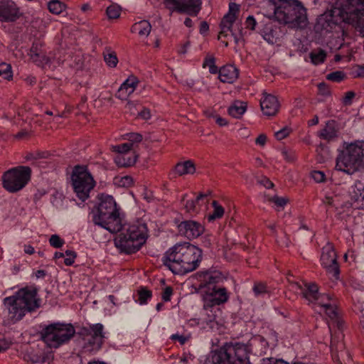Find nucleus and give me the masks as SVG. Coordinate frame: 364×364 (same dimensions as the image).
I'll return each mask as SVG.
<instances>
[{
	"label": "nucleus",
	"mask_w": 364,
	"mask_h": 364,
	"mask_svg": "<svg viewBox=\"0 0 364 364\" xmlns=\"http://www.w3.org/2000/svg\"><path fill=\"white\" fill-rule=\"evenodd\" d=\"M49 244L54 248H60L65 244V240L61 238L59 235L54 234L52 235L49 238Z\"/></svg>",
	"instance_id": "45"
},
{
	"label": "nucleus",
	"mask_w": 364,
	"mask_h": 364,
	"mask_svg": "<svg viewBox=\"0 0 364 364\" xmlns=\"http://www.w3.org/2000/svg\"><path fill=\"white\" fill-rule=\"evenodd\" d=\"M0 77L7 80L12 79L13 75L10 64L6 63H0Z\"/></svg>",
	"instance_id": "39"
},
{
	"label": "nucleus",
	"mask_w": 364,
	"mask_h": 364,
	"mask_svg": "<svg viewBox=\"0 0 364 364\" xmlns=\"http://www.w3.org/2000/svg\"><path fill=\"white\" fill-rule=\"evenodd\" d=\"M250 348L244 343L225 344L211 352L206 364H250Z\"/></svg>",
	"instance_id": "8"
},
{
	"label": "nucleus",
	"mask_w": 364,
	"mask_h": 364,
	"mask_svg": "<svg viewBox=\"0 0 364 364\" xmlns=\"http://www.w3.org/2000/svg\"><path fill=\"white\" fill-rule=\"evenodd\" d=\"M72 186L77 197L82 201L88 198L90 191L94 188V183H72Z\"/></svg>",
	"instance_id": "27"
},
{
	"label": "nucleus",
	"mask_w": 364,
	"mask_h": 364,
	"mask_svg": "<svg viewBox=\"0 0 364 364\" xmlns=\"http://www.w3.org/2000/svg\"><path fill=\"white\" fill-rule=\"evenodd\" d=\"M42 50L38 48V46L36 43H33L29 53L30 58H31V55H33L35 53H38L39 52H41Z\"/></svg>",
	"instance_id": "63"
},
{
	"label": "nucleus",
	"mask_w": 364,
	"mask_h": 364,
	"mask_svg": "<svg viewBox=\"0 0 364 364\" xmlns=\"http://www.w3.org/2000/svg\"><path fill=\"white\" fill-rule=\"evenodd\" d=\"M318 87L319 91L323 95H326L329 94V90H328V88L327 85H326V83H324V82L319 83L318 85Z\"/></svg>",
	"instance_id": "60"
},
{
	"label": "nucleus",
	"mask_w": 364,
	"mask_h": 364,
	"mask_svg": "<svg viewBox=\"0 0 364 364\" xmlns=\"http://www.w3.org/2000/svg\"><path fill=\"white\" fill-rule=\"evenodd\" d=\"M114 242L115 247L127 254L138 251L146 242L148 230L145 223L137 221L132 224H122Z\"/></svg>",
	"instance_id": "6"
},
{
	"label": "nucleus",
	"mask_w": 364,
	"mask_h": 364,
	"mask_svg": "<svg viewBox=\"0 0 364 364\" xmlns=\"http://www.w3.org/2000/svg\"><path fill=\"white\" fill-rule=\"evenodd\" d=\"M260 106L264 114L274 116L279 110V103L275 96L270 94H264L260 100Z\"/></svg>",
	"instance_id": "22"
},
{
	"label": "nucleus",
	"mask_w": 364,
	"mask_h": 364,
	"mask_svg": "<svg viewBox=\"0 0 364 364\" xmlns=\"http://www.w3.org/2000/svg\"><path fill=\"white\" fill-rule=\"evenodd\" d=\"M247 109L246 102L235 101L229 108L228 113L235 118H240Z\"/></svg>",
	"instance_id": "33"
},
{
	"label": "nucleus",
	"mask_w": 364,
	"mask_h": 364,
	"mask_svg": "<svg viewBox=\"0 0 364 364\" xmlns=\"http://www.w3.org/2000/svg\"><path fill=\"white\" fill-rule=\"evenodd\" d=\"M355 93L353 91H348L346 92L343 98V103L345 105H350L352 104V100L355 97Z\"/></svg>",
	"instance_id": "52"
},
{
	"label": "nucleus",
	"mask_w": 364,
	"mask_h": 364,
	"mask_svg": "<svg viewBox=\"0 0 364 364\" xmlns=\"http://www.w3.org/2000/svg\"><path fill=\"white\" fill-rule=\"evenodd\" d=\"M213 210L207 215L206 218L209 222H213L222 218L225 213L224 208L218 203V201L213 200L211 203Z\"/></svg>",
	"instance_id": "32"
},
{
	"label": "nucleus",
	"mask_w": 364,
	"mask_h": 364,
	"mask_svg": "<svg viewBox=\"0 0 364 364\" xmlns=\"http://www.w3.org/2000/svg\"><path fill=\"white\" fill-rule=\"evenodd\" d=\"M132 147V143L127 142L113 146V151L119 154H127L131 153Z\"/></svg>",
	"instance_id": "44"
},
{
	"label": "nucleus",
	"mask_w": 364,
	"mask_h": 364,
	"mask_svg": "<svg viewBox=\"0 0 364 364\" xmlns=\"http://www.w3.org/2000/svg\"><path fill=\"white\" fill-rule=\"evenodd\" d=\"M212 192L210 191H205L200 193L195 199L188 200L186 203V208L188 212L197 213L200 210V208H198L196 203L200 202L209 203L211 200Z\"/></svg>",
	"instance_id": "25"
},
{
	"label": "nucleus",
	"mask_w": 364,
	"mask_h": 364,
	"mask_svg": "<svg viewBox=\"0 0 364 364\" xmlns=\"http://www.w3.org/2000/svg\"><path fill=\"white\" fill-rule=\"evenodd\" d=\"M178 228L180 232L188 239L198 237L204 231L203 226L193 220L183 222L179 225Z\"/></svg>",
	"instance_id": "19"
},
{
	"label": "nucleus",
	"mask_w": 364,
	"mask_h": 364,
	"mask_svg": "<svg viewBox=\"0 0 364 364\" xmlns=\"http://www.w3.org/2000/svg\"><path fill=\"white\" fill-rule=\"evenodd\" d=\"M280 33V28L270 20L264 24L259 31L263 38L271 44L277 43V39L279 38Z\"/></svg>",
	"instance_id": "20"
},
{
	"label": "nucleus",
	"mask_w": 364,
	"mask_h": 364,
	"mask_svg": "<svg viewBox=\"0 0 364 364\" xmlns=\"http://www.w3.org/2000/svg\"><path fill=\"white\" fill-rule=\"evenodd\" d=\"M151 297V292L145 289H141L138 291L137 299L136 301L141 305L146 304Z\"/></svg>",
	"instance_id": "40"
},
{
	"label": "nucleus",
	"mask_w": 364,
	"mask_h": 364,
	"mask_svg": "<svg viewBox=\"0 0 364 364\" xmlns=\"http://www.w3.org/2000/svg\"><path fill=\"white\" fill-rule=\"evenodd\" d=\"M346 77V74L343 71H335L328 73L326 75V79L336 82H340Z\"/></svg>",
	"instance_id": "42"
},
{
	"label": "nucleus",
	"mask_w": 364,
	"mask_h": 364,
	"mask_svg": "<svg viewBox=\"0 0 364 364\" xmlns=\"http://www.w3.org/2000/svg\"><path fill=\"white\" fill-rule=\"evenodd\" d=\"M219 79L224 83H233L239 76V70L232 65H225L218 70Z\"/></svg>",
	"instance_id": "23"
},
{
	"label": "nucleus",
	"mask_w": 364,
	"mask_h": 364,
	"mask_svg": "<svg viewBox=\"0 0 364 364\" xmlns=\"http://www.w3.org/2000/svg\"><path fill=\"white\" fill-rule=\"evenodd\" d=\"M277 342V336L274 332L264 338L262 336H255L252 338L248 344L251 351L255 349L259 354L266 353L267 350L272 346H274Z\"/></svg>",
	"instance_id": "17"
},
{
	"label": "nucleus",
	"mask_w": 364,
	"mask_h": 364,
	"mask_svg": "<svg viewBox=\"0 0 364 364\" xmlns=\"http://www.w3.org/2000/svg\"><path fill=\"white\" fill-rule=\"evenodd\" d=\"M257 21L253 16H249L245 21V28L254 31L257 26Z\"/></svg>",
	"instance_id": "51"
},
{
	"label": "nucleus",
	"mask_w": 364,
	"mask_h": 364,
	"mask_svg": "<svg viewBox=\"0 0 364 364\" xmlns=\"http://www.w3.org/2000/svg\"><path fill=\"white\" fill-rule=\"evenodd\" d=\"M67 8V6L60 0H50L48 3V9L53 14L59 15Z\"/></svg>",
	"instance_id": "35"
},
{
	"label": "nucleus",
	"mask_w": 364,
	"mask_h": 364,
	"mask_svg": "<svg viewBox=\"0 0 364 364\" xmlns=\"http://www.w3.org/2000/svg\"><path fill=\"white\" fill-rule=\"evenodd\" d=\"M76 253L73 250H66L64 256V264L66 266H71L75 262Z\"/></svg>",
	"instance_id": "47"
},
{
	"label": "nucleus",
	"mask_w": 364,
	"mask_h": 364,
	"mask_svg": "<svg viewBox=\"0 0 364 364\" xmlns=\"http://www.w3.org/2000/svg\"><path fill=\"white\" fill-rule=\"evenodd\" d=\"M25 183H2L3 188L9 193H16L24 187Z\"/></svg>",
	"instance_id": "46"
},
{
	"label": "nucleus",
	"mask_w": 364,
	"mask_h": 364,
	"mask_svg": "<svg viewBox=\"0 0 364 364\" xmlns=\"http://www.w3.org/2000/svg\"><path fill=\"white\" fill-rule=\"evenodd\" d=\"M215 122L220 127H223L228 124V121L218 115L215 116Z\"/></svg>",
	"instance_id": "62"
},
{
	"label": "nucleus",
	"mask_w": 364,
	"mask_h": 364,
	"mask_svg": "<svg viewBox=\"0 0 364 364\" xmlns=\"http://www.w3.org/2000/svg\"><path fill=\"white\" fill-rule=\"evenodd\" d=\"M288 281L289 282V289L290 291H294L295 294H301L302 296L305 299V294L309 291V287L311 284H306L304 281L297 282L288 278Z\"/></svg>",
	"instance_id": "31"
},
{
	"label": "nucleus",
	"mask_w": 364,
	"mask_h": 364,
	"mask_svg": "<svg viewBox=\"0 0 364 364\" xmlns=\"http://www.w3.org/2000/svg\"><path fill=\"white\" fill-rule=\"evenodd\" d=\"M151 30V23L146 20H142L134 23L131 28V32L137 33L141 37H147Z\"/></svg>",
	"instance_id": "29"
},
{
	"label": "nucleus",
	"mask_w": 364,
	"mask_h": 364,
	"mask_svg": "<svg viewBox=\"0 0 364 364\" xmlns=\"http://www.w3.org/2000/svg\"><path fill=\"white\" fill-rule=\"evenodd\" d=\"M165 7L171 12L177 11L196 16L201 9V0H163Z\"/></svg>",
	"instance_id": "13"
},
{
	"label": "nucleus",
	"mask_w": 364,
	"mask_h": 364,
	"mask_svg": "<svg viewBox=\"0 0 364 364\" xmlns=\"http://www.w3.org/2000/svg\"><path fill=\"white\" fill-rule=\"evenodd\" d=\"M309 291L305 294V299L313 305V308L318 314H325L331 320L328 322V328L332 331V328L337 327L338 331L331 333V350L337 352L344 348L343 343V335L340 331L342 323L337 318L336 305L335 300L328 294H319L318 287L312 284L309 287Z\"/></svg>",
	"instance_id": "1"
},
{
	"label": "nucleus",
	"mask_w": 364,
	"mask_h": 364,
	"mask_svg": "<svg viewBox=\"0 0 364 364\" xmlns=\"http://www.w3.org/2000/svg\"><path fill=\"white\" fill-rule=\"evenodd\" d=\"M206 67L209 68V72L211 74H217L218 72V68L215 65V58L213 55H208L203 63V68H205Z\"/></svg>",
	"instance_id": "38"
},
{
	"label": "nucleus",
	"mask_w": 364,
	"mask_h": 364,
	"mask_svg": "<svg viewBox=\"0 0 364 364\" xmlns=\"http://www.w3.org/2000/svg\"><path fill=\"white\" fill-rule=\"evenodd\" d=\"M201 258L198 247L189 242L178 243L166 252L164 264L173 274H185L197 269Z\"/></svg>",
	"instance_id": "3"
},
{
	"label": "nucleus",
	"mask_w": 364,
	"mask_h": 364,
	"mask_svg": "<svg viewBox=\"0 0 364 364\" xmlns=\"http://www.w3.org/2000/svg\"><path fill=\"white\" fill-rule=\"evenodd\" d=\"M98 200L97 208L92 213L93 223L112 233L117 232L122 228V219L114 198L110 195L101 194Z\"/></svg>",
	"instance_id": "5"
},
{
	"label": "nucleus",
	"mask_w": 364,
	"mask_h": 364,
	"mask_svg": "<svg viewBox=\"0 0 364 364\" xmlns=\"http://www.w3.org/2000/svg\"><path fill=\"white\" fill-rule=\"evenodd\" d=\"M34 274L36 279H43L46 275V272L45 270L38 269L36 272H35Z\"/></svg>",
	"instance_id": "64"
},
{
	"label": "nucleus",
	"mask_w": 364,
	"mask_h": 364,
	"mask_svg": "<svg viewBox=\"0 0 364 364\" xmlns=\"http://www.w3.org/2000/svg\"><path fill=\"white\" fill-rule=\"evenodd\" d=\"M137 156L135 153L119 154L115 158L118 166L127 167L133 166L136 161Z\"/></svg>",
	"instance_id": "30"
},
{
	"label": "nucleus",
	"mask_w": 364,
	"mask_h": 364,
	"mask_svg": "<svg viewBox=\"0 0 364 364\" xmlns=\"http://www.w3.org/2000/svg\"><path fill=\"white\" fill-rule=\"evenodd\" d=\"M336 168L348 174L364 170V141L347 144L337 156Z\"/></svg>",
	"instance_id": "9"
},
{
	"label": "nucleus",
	"mask_w": 364,
	"mask_h": 364,
	"mask_svg": "<svg viewBox=\"0 0 364 364\" xmlns=\"http://www.w3.org/2000/svg\"><path fill=\"white\" fill-rule=\"evenodd\" d=\"M138 116L143 119H149L151 117L150 110L148 108L144 107L139 113Z\"/></svg>",
	"instance_id": "56"
},
{
	"label": "nucleus",
	"mask_w": 364,
	"mask_h": 364,
	"mask_svg": "<svg viewBox=\"0 0 364 364\" xmlns=\"http://www.w3.org/2000/svg\"><path fill=\"white\" fill-rule=\"evenodd\" d=\"M31 168L26 166H18L10 168L2 176V182H29Z\"/></svg>",
	"instance_id": "16"
},
{
	"label": "nucleus",
	"mask_w": 364,
	"mask_h": 364,
	"mask_svg": "<svg viewBox=\"0 0 364 364\" xmlns=\"http://www.w3.org/2000/svg\"><path fill=\"white\" fill-rule=\"evenodd\" d=\"M86 331L87 334L90 336V338L85 348L92 353H96L101 348L106 338V333L104 331V326L101 323H95L90 325Z\"/></svg>",
	"instance_id": "14"
},
{
	"label": "nucleus",
	"mask_w": 364,
	"mask_h": 364,
	"mask_svg": "<svg viewBox=\"0 0 364 364\" xmlns=\"http://www.w3.org/2000/svg\"><path fill=\"white\" fill-rule=\"evenodd\" d=\"M254 292L257 296L261 295L267 291V287L263 284H257L254 287Z\"/></svg>",
	"instance_id": "53"
},
{
	"label": "nucleus",
	"mask_w": 364,
	"mask_h": 364,
	"mask_svg": "<svg viewBox=\"0 0 364 364\" xmlns=\"http://www.w3.org/2000/svg\"><path fill=\"white\" fill-rule=\"evenodd\" d=\"M171 338L173 340L178 341L181 344H184L186 343V341H187V338L186 337L178 335V334H173L171 336Z\"/></svg>",
	"instance_id": "61"
},
{
	"label": "nucleus",
	"mask_w": 364,
	"mask_h": 364,
	"mask_svg": "<svg viewBox=\"0 0 364 364\" xmlns=\"http://www.w3.org/2000/svg\"><path fill=\"white\" fill-rule=\"evenodd\" d=\"M139 81L137 78L134 76H129L120 86L117 92L116 93V97L124 100L126 99L127 97L130 95L135 90Z\"/></svg>",
	"instance_id": "24"
},
{
	"label": "nucleus",
	"mask_w": 364,
	"mask_h": 364,
	"mask_svg": "<svg viewBox=\"0 0 364 364\" xmlns=\"http://www.w3.org/2000/svg\"><path fill=\"white\" fill-rule=\"evenodd\" d=\"M265 197H266V200L268 202L272 203L273 208L277 211L282 210L289 201L288 198H284V197H279L277 195L271 196V195L268 194Z\"/></svg>",
	"instance_id": "34"
},
{
	"label": "nucleus",
	"mask_w": 364,
	"mask_h": 364,
	"mask_svg": "<svg viewBox=\"0 0 364 364\" xmlns=\"http://www.w3.org/2000/svg\"><path fill=\"white\" fill-rule=\"evenodd\" d=\"M260 364H289L282 360H275L274 358H264Z\"/></svg>",
	"instance_id": "54"
},
{
	"label": "nucleus",
	"mask_w": 364,
	"mask_h": 364,
	"mask_svg": "<svg viewBox=\"0 0 364 364\" xmlns=\"http://www.w3.org/2000/svg\"><path fill=\"white\" fill-rule=\"evenodd\" d=\"M205 278L208 279V282L200 285L204 309L225 304L230 299V293L228 290L224 287L215 284L213 277L208 274L205 275Z\"/></svg>",
	"instance_id": "11"
},
{
	"label": "nucleus",
	"mask_w": 364,
	"mask_h": 364,
	"mask_svg": "<svg viewBox=\"0 0 364 364\" xmlns=\"http://www.w3.org/2000/svg\"><path fill=\"white\" fill-rule=\"evenodd\" d=\"M71 182H96L94 176L86 165H75L71 173Z\"/></svg>",
	"instance_id": "21"
},
{
	"label": "nucleus",
	"mask_w": 364,
	"mask_h": 364,
	"mask_svg": "<svg viewBox=\"0 0 364 364\" xmlns=\"http://www.w3.org/2000/svg\"><path fill=\"white\" fill-rule=\"evenodd\" d=\"M106 13L109 18L116 19L120 16L121 9L117 5H110L107 8Z\"/></svg>",
	"instance_id": "41"
},
{
	"label": "nucleus",
	"mask_w": 364,
	"mask_h": 364,
	"mask_svg": "<svg viewBox=\"0 0 364 364\" xmlns=\"http://www.w3.org/2000/svg\"><path fill=\"white\" fill-rule=\"evenodd\" d=\"M196 171V165L192 160L178 163L174 168V174L183 176L193 174Z\"/></svg>",
	"instance_id": "28"
},
{
	"label": "nucleus",
	"mask_w": 364,
	"mask_h": 364,
	"mask_svg": "<svg viewBox=\"0 0 364 364\" xmlns=\"http://www.w3.org/2000/svg\"><path fill=\"white\" fill-rule=\"evenodd\" d=\"M309 56L313 64L319 65L325 61L326 58V53L325 50L319 49L317 52H311Z\"/></svg>",
	"instance_id": "36"
},
{
	"label": "nucleus",
	"mask_w": 364,
	"mask_h": 364,
	"mask_svg": "<svg viewBox=\"0 0 364 364\" xmlns=\"http://www.w3.org/2000/svg\"><path fill=\"white\" fill-rule=\"evenodd\" d=\"M209 30V25L206 21H202L200 24V33L202 35H205Z\"/></svg>",
	"instance_id": "57"
},
{
	"label": "nucleus",
	"mask_w": 364,
	"mask_h": 364,
	"mask_svg": "<svg viewBox=\"0 0 364 364\" xmlns=\"http://www.w3.org/2000/svg\"><path fill=\"white\" fill-rule=\"evenodd\" d=\"M266 141H267V136L265 134H259L255 140V143L262 146L265 145Z\"/></svg>",
	"instance_id": "59"
},
{
	"label": "nucleus",
	"mask_w": 364,
	"mask_h": 364,
	"mask_svg": "<svg viewBox=\"0 0 364 364\" xmlns=\"http://www.w3.org/2000/svg\"><path fill=\"white\" fill-rule=\"evenodd\" d=\"M336 254L332 245L327 244L322 249L321 262L327 272L334 279H337L339 269L337 264Z\"/></svg>",
	"instance_id": "15"
},
{
	"label": "nucleus",
	"mask_w": 364,
	"mask_h": 364,
	"mask_svg": "<svg viewBox=\"0 0 364 364\" xmlns=\"http://www.w3.org/2000/svg\"><path fill=\"white\" fill-rule=\"evenodd\" d=\"M239 12V5L231 2L229 4L228 12L223 16L220 21V31L218 37V40H220L222 37H226L228 31L231 32L232 36L234 37L235 43L237 44L241 40H243L244 33L243 28L242 27L238 28V33H236L235 31L232 29V25L235 22Z\"/></svg>",
	"instance_id": "12"
},
{
	"label": "nucleus",
	"mask_w": 364,
	"mask_h": 364,
	"mask_svg": "<svg viewBox=\"0 0 364 364\" xmlns=\"http://www.w3.org/2000/svg\"><path fill=\"white\" fill-rule=\"evenodd\" d=\"M75 334L71 324L54 323L46 326L42 331V338L50 348H58L68 341Z\"/></svg>",
	"instance_id": "10"
},
{
	"label": "nucleus",
	"mask_w": 364,
	"mask_h": 364,
	"mask_svg": "<svg viewBox=\"0 0 364 364\" xmlns=\"http://www.w3.org/2000/svg\"><path fill=\"white\" fill-rule=\"evenodd\" d=\"M21 16L19 8L12 0H0V21H16Z\"/></svg>",
	"instance_id": "18"
},
{
	"label": "nucleus",
	"mask_w": 364,
	"mask_h": 364,
	"mask_svg": "<svg viewBox=\"0 0 364 364\" xmlns=\"http://www.w3.org/2000/svg\"><path fill=\"white\" fill-rule=\"evenodd\" d=\"M274 16L290 28L302 29L308 23L306 9L299 0H282L274 10Z\"/></svg>",
	"instance_id": "7"
},
{
	"label": "nucleus",
	"mask_w": 364,
	"mask_h": 364,
	"mask_svg": "<svg viewBox=\"0 0 364 364\" xmlns=\"http://www.w3.org/2000/svg\"><path fill=\"white\" fill-rule=\"evenodd\" d=\"M354 9L346 11L343 8L333 6L317 18L316 25L321 30L331 32L336 27L342 28V24H355L364 32V0H348Z\"/></svg>",
	"instance_id": "2"
},
{
	"label": "nucleus",
	"mask_w": 364,
	"mask_h": 364,
	"mask_svg": "<svg viewBox=\"0 0 364 364\" xmlns=\"http://www.w3.org/2000/svg\"><path fill=\"white\" fill-rule=\"evenodd\" d=\"M104 59L107 65L111 68H115L118 63V58L114 52L104 54Z\"/></svg>",
	"instance_id": "43"
},
{
	"label": "nucleus",
	"mask_w": 364,
	"mask_h": 364,
	"mask_svg": "<svg viewBox=\"0 0 364 364\" xmlns=\"http://www.w3.org/2000/svg\"><path fill=\"white\" fill-rule=\"evenodd\" d=\"M311 178L314 182H324L326 180L325 174L321 171H314L311 173Z\"/></svg>",
	"instance_id": "49"
},
{
	"label": "nucleus",
	"mask_w": 364,
	"mask_h": 364,
	"mask_svg": "<svg viewBox=\"0 0 364 364\" xmlns=\"http://www.w3.org/2000/svg\"><path fill=\"white\" fill-rule=\"evenodd\" d=\"M291 129L288 127H284L278 132H275V137L277 140H282L290 134Z\"/></svg>",
	"instance_id": "50"
},
{
	"label": "nucleus",
	"mask_w": 364,
	"mask_h": 364,
	"mask_svg": "<svg viewBox=\"0 0 364 364\" xmlns=\"http://www.w3.org/2000/svg\"><path fill=\"white\" fill-rule=\"evenodd\" d=\"M173 290L171 287H166L162 294V299L164 301H168L171 299Z\"/></svg>",
	"instance_id": "55"
},
{
	"label": "nucleus",
	"mask_w": 364,
	"mask_h": 364,
	"mask_svg": "<svg viewBox=\"0 0 364 364\" xmlns=\"http://www.w3.org/2000/svg\"><path fill=\"white\" fill-rule=\"evenodd\" d=\"M23 252L26 255H31L35 253L34 247L32 245H31L30 244H25V245H23Z\"/></svg>",
	"instance_id": "58"
},
{
	"label": "nucleus",
	"mask_w": 364,
	"mask_h": 364,
	"mask_svg": "<svg viewBox=\"0 0 364 364\" xmlns=\"http://www.w3.org/2000/svg\"><path fill=\"white\" fill-rule=\"evenodd\" d=\"M127 139L129 141V143H132V146L134 143H139L142 141V135L139 133H129L127 134Z\"/></svg>",
	"instance_id": "48"
},
{
	"label": "nucleus",
	"mask_w": 364,
	"mask_h": 364,
	"mask_svg": "<svg viewBox=\"0 0 364 364\" xmlns=\"http://www.w3.org/2000/svg\"><path fill=\"white\" fill-rule=\"evenodd\" d=\"M31 59L38 66L41 67H43L50 63L49 58L43 51L33 54V55H31Z\"/></svg>",
	"instance_id": "37"
},
{
	"label": "nucleus",
	"mask_w": 364,
	"mask_h": 364,
	"mask_svg": "<svg viewBox=\"0 0 364 364\" xmlns=\"http://www.w3.org/2000/svg\"><path fill=\"white\" fill-rule=\"evenodd\" d=\"M4 311L11 322L20 321L27 312L40 306L37 290L34 287H26L18 290L12 296L3 300Z\"/></svg>",
	"instance_id": "4"
},
{
	"label": "nucleus",
	"mask_w": 364,
	"mask_h": 364,
	"mask_svg": "<svg viewBox=\"0 0 364 364\" xmlns=\"http://www.w3.org/2000/svg\"><path fill=\"white\" fill-rule=\"evenodd\" d=\"M338 132L336 121L330 120L326 122L325 127L321 130L319 136L324 140L331 141L337 138Z\"/></svg>",
	"instance_id": "26"
}]
</instances>
